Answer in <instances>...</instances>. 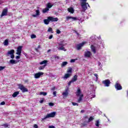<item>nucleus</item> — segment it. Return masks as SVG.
I'll return each mask as SVG.
<instances>
[{
    "instance_id": "c756f323",
    "label": "nucleus",
    "mask_w": 128,
    "mask_h": 128,
    "mask_svg": "<svg viewBox=\"0 0 128 128\" xmlns=\"http://www.w3.org/2000/svg\"><path fill=\"white\" fill-rule=\"evenodd\" d=\"M67 72L68 74H72V68H69L67 70Z\"/></svg>"
},
{
    "instance_id": "e2e57ef3",
    "label": "nucleus",
    "mask_w": 128,
    "mask_h": 128,
    "mask_svg": "<svg viewBox=\"0 0 128 128\" xmlns=\"http://www.w3.org/2000/svg\"><path fill=\"white\" fill-rule=\"evenodd\" d=\"M40 48V46L39 45V46H38V48Z\"/></svg>"
},
{
    "instance_id": "09e8293b",
    "label": "nucleus",
    "mask_w": 128,
    "mask_h": 128,
    "mask_svg": "<svg viewBox=\"0 0 128 128\" xmlns=\"http://www.w3.org/2000/svg\"><path fill=\"white\" fill-rule=\"evenodd\" d=\"M52 36H53L52 35H50V36H49V38H48L49 40H52Z\"/></svg>"
},
{
    "instance_id": "423d86ee",
    "label": "nucleus",
    "mask_w": 128,
    "mask_h": 128,
    "mask_svg": "<svg viewBox=\"0 0 128 128\" xmlns=\"http://www.w3.org/2000/svg\"><path fill=\"white\" fill-rule=\"evenodd\" d=\"M84 44H86V42H82V43L77 44L76 46V50H82V48Z\"/></svg>"
},
{
    "instance_id": "4c0bfd02",
    "label": "nucleus",
    "mask_w": 128,
    "mask_h": 128,
    "mask_svg": "<svg viewBox=\"0 0 128 128\" xmlns=\"http://www.w3.org/2000/svg\"><path fill=\"white\" fill-rule=\"evenodd\" d=\"M56 34H60V30H57L56 31Z\"/></svg>"
},
{
    "instance_id": "dca6fc26",
    "label": "nucleus",
    "mask_w": 128,
    "mask_h": 128,
    "mask_svg": "<svg viewBox=\"0 0 128 128\" xmlns=\"http://www.w3.org/2000/svg\"><path fill=\"white\" fill-rule=\"evenodd\" d=\"M6 14H8V9L6 8L3 10L1 16H6Z\"/></svg>"
},
{
    "instance_id": "bf43d9fd",
    "label": "nucleus",
    "mask_w": 128,
    "mask_h": 128,
    "mask_svg": "<svg viewBox=\"0 0 128 128\" xmlns=\"http://www.w3.org/2000/svg\"><path fill=\"white\" fill-rule=\"evenodd\" d=\"M35 50H36V52H38V48H35Z\"/></svg>"
},
{
    "instance_id": "864d4df0",
    "label": "nucleus",
    "mask_w": 128,
    "mask_h": 128,
    "mask_svg": "<svg viewBox=\"0 0 128 128\" xmlns=\"http://www.w3.org/2000/svg\"><path fill=\"white\" fill-rule=\"evenodd\" d=\"M86 124H85V123H83L82 124V126H86Z\"/></svg>"
},
{
    "instance_id": "b1692460",
    "label": "nucleus",
    "mask_w": 128,
    "mask_h": 128,
    "mask_svg": "<svg viewBox=\"0 0 128 128\" xmlns=\"http://www.w3.org/2000/svg\"><path fill=\"white\" fill-rule=\"evenodd\" d=\"M68 10L69 12H71V14H74V8H68Z\"/></svg>"
},
{
    "instance_id": "3c124183",
    "label": "nucleus",
    "mask_w": 128,
    "mask_h": 128,
    "mask_svg": "<svg viewBox=\"0 0 128 128\" xmlns=\"http://www.w3.org/2000/svg\"><path fill=\"white\" fill-rule=\"evenodd\" d=\"M98 64L99 66H100V68H102V64H100V62H98Z\"/></svg>"
},
{
    "instance_id": "393cba45",
    "label": "nucleus",
    "mask_w": 128,
    "mask_h": 128,
    "mask_svg": "<svg viewBox=\"0 0 128 128\" xmlns=\"http://www.w3.org/2000/svg\"><path fill=\"white\" fill-rule=\"evenodd\" d=\"M48 10H50V9H48V8L47 7H46V8L43 9V10H42V13H43V14H46V12H48Z\"/></svg>"
},
{
    "instance_id": "cd10ccee",
    "label": "nucleus",
    "mask_w": 128,
    "mask_h": 128,
    "mask_svg": "<svg viewBox=\"0 0 128 128\" xmlns=\"http://www.w3.org/2000/svg\"><path fill=\"white\" fill-rule=\"evenodd\" d=\"M66 64H68V62H62V64H61V66H62V68H64V67L65 66H66Z\"/></svg>"
},
{
    "instance_id": "e433bc0d",
    "label": "nucleus",
    "mask_w": 128,
    "mask_h": 128,
    "mask_svg": "<svg viewBox=\"0 0 128 128\" xmlns=\"http://www.w3.org/2000/svg\"><path fill=\"white\" fill-rule=\"evenodd\" d=\"M4 70V66H0V70Z\"/></svg>"
},
{
    "instance_id": "c85d7f7f",
    "label": "nucleus",
    "mask_w": 128,
    "mask_h": 128,
    "mask_svg": "<svg viewBox=\"0 0 128 128\" xmlns=\"http://www.w3.org/2000/svg\"><path fill=\"white\" fill-rule=\"evenodd\" d=\"M52 6V5L50 3H48L47 4L46 8L49 10V8H50Z\"/></svg>"
},
{
    "instance_id": "9b49d317",
    "label": "nucleus",
    "mask_w": 128,
    "mask_h": 128,
    "mask_svg": "<svg viewBox=\"0 0 128 128\" xmlns=\"http://www.w3.org/2000/svg\"><path fill=\"white\" fill-rule=\"evenodd\" d=\"M102 83L104 84L105 86H110V81L108 80H106L102 82Z\"/></svg>"
},
{
    "instance_id": "1a4fd4ad",
    "label": "nucleus",
    "mask_w": 128,
    "mask_h": 128,
    "mask_svg": "<svg viewBox=\"0 0 128 128\" xmlns=\"http://www.w3.org/2000/svg\"><path fill=\"white\" fill-rule=\"evenodd\" d=\"M64 45L62 44H59V48H58V50H64V52H66V50L64 47Z\"/></svg>"
},
{
    "instance_id": "49530a36",
    "label": "nucleus",
    "mask_w": 128,
    "mask_h": 128,
    "mask_svg": "<svg viewBox=\"0 0 128 128\" xmlns=\"http://www.w3.org/2000/svg\"><path fill=\"white\" fill-rule=\"evenodd\" d=\"M34 128H38V124H34Z\"/></svg>"
},
{
    "instance_id": "c03bdc74",
    "label": "nucleus",
    "mask_w": 128,
    "mask_h": 128,
    "mask_svg": "<svg viewBox=\"0 0 128 128\" xmlns=\"http://www.w3.org/2000/svg\"><path fill=\"white\" fill-rule=\"evenodd\" d=\"M6 104V102H2L0 103V106H4Z\"/></svg>"
},
{
    "instance_id": "ea45409f",
    "label": "nucleus",
    "mask_w": 128,
    "mask_h": 128,
    "mask_svg": "<svg viewBox=\"0 0 128 128\" xmlns=\"http://www.w3.org/2000/svg\"><path fill=\"white\" fill-rule=\"evenodd\" d=\"M72 106H78V103L72 102Z\"/></svg>"
},
{
    "instance_id": "de8ad7c7",
    "label": "nucleus",
    "mask_w": 128,
    "mask_h": 128,
    "mask_svg": "<svg viewBox=\"0 0 128 128\" xmlns=\"http://www.w3.org/2000/svg\"><path fill=\"white\" fill-rule=\"evenodd\" d=\"M48 128H56V127L54 126H48Z\"/></svg>"
},
{
    "instance_id": "ddd939ff",
    "label": "nucleus",
    "mask_w": 128,
    "mask_h": 128,
    "mask_svg": "<svg viewBox=\"0 0 128 128\" xmlns=\"http://www.w3.org/2000/svg\"><path fill=\"white\" fill-rule=\"evenodd\" d=\"M36 14L32 15V16H33V18H36L37 16H38L40 14V12L39 10H36Z\"/></svg>"
},
{
    "instance_id": "f704fd0d",
    "label": "nucleus",
    "mask_w": 128,
    "mask_h": 128,
    "mask_svg": "<svg viewBox=\"0 0 128 128\" xmlns=\"http://www.w3.org/2000/svg\"><path fill=\"white\" fill-rule=\"evenodd\" d=\"M48 32H51V34H54V32L52 31V28H49Z\"/></svg>"
},
{
    "instance_id": "69168bd1",
    "label": "nucleus",
    "mask_w": 128,
    "mask_h": 128,
    "mask_svg": "<svg viewBox=\"0 0 128 128\" xmlns=\"http://www.w3.org/2000/svg\"><path fill=\"white\" fill-rule=\"evenodd\" d=\"M96 97V95L93 96V98H95Z\"/></svg>"
},
{
    "instance_id": "680f3d73",
    "label": "nucleus",
    "mask_w": 128,
    "mask_h": 128,
    "mask_svg": "<svg viewBox=\"0 0 128 128\" xmlns=\"http://www.w3.org/2000/svg\"><path fill=\"white\" fill-rule=\"evenodd\" d=\"M84 118H88V116H86Z\"/></svg>"
},
{
    "instance_id": "473e14b6",
    "label": "nucleus",
    "mask_w": 128,
    "mask_h": 128,
    "mask_svg": "<svg viewBox=\"0 0 128 128\" xmlns=\"http://www.w3.org/2000/svg\"><path fill=\"white\" fill-rule=\"evenodd\" d=\"M44 68H46L45 66H40V67H38V70H44Z\"/></svg>"
},
{
    "instance_id": "72a5a7b5",
    "label": "nucleus",
    "mask_w": 128,
    "mask_h": 128,
    "mask_svg": "<svg viewBox=\"0 0 128 128\" xmlns=\"http://www.w3.org/2000/svg\"><path fill=\"white\" fill-rule=\"evenodd\" d=\"M94 118L92 116H90L88 120V122H92V120H94Z\"/></svg>"
},
{
    "instance_id": "2eb2a0df",
    "label": "nucleus",
    "mask_w": 128,
    "mask_h": 128,
    "mask_svg": "<svg viewBox=\"0 0 128 128\" xmlns=\"http://www.w3.org/2000/svg\"><path fill=\"white\" fill-rule=\"evenodd\" d=\"M70 76H72V74L68 73L65 74L63 78H64V80H66L67 78H70Z\"/></svg>"
},
{
    "instance_id": "412c9836",
    "label": "nucleus",
    "mask_w": 128,
    "mask_h": 128,
    "mask_svg": "<svg viewBox=\"0 0 128 128\" xmlns=\"http://www.w3.org/2000/svg\"><path fill=\"white\" fill-rule=\"evenodd\" d=\"M10 64H18V62L14 60H10Z\"/></svg>"
},
{
    "instance_id": "6e6552de",
    "label": "nucleus",
    "mask_w": 128,
    "mask_h": 128,
    "mask_svg": "<svg viewBox=\"0 0 128 128\" xmlns=\"http://www.w3.org/2000/svg\"><path fill=\"white\" fill-rule=\"evenodd\" d=\"M22 46H19L17 48L16 54H18V56H20V54H22Z\"/></svg>"
},
{
    "instance_id": "a211bd4d",
    "label": "nucleus",
    "mask_w": 128,
    "mask_h": 128,
    "mask_svg": "<svg viewBox=\"0 0 128 128\" xmlns=\"http://www.w3.org/2000/svg\"><path fill=\"white\" fill-rule=\"evenodd\" d=\"M81 94H82V91L80 90V89L78 88L77 91L76 92V96H80Z\"/></svg>"
},
{
    "instance_id": "39448f33",
    "label": "nucleus",
    "mask_w": 128,
    "mask_h": 128,
    "mask_svg": "<svg viewBox=\"0 0 128 128\" xmlns=\"http://www.w3.org/2000/svg\"><path fill=\"white\" fill-rule=\"evenodd\" d=\"M14 50H12L8 52L7 56H10L11 58H12V60H14Z\"/></svg>"
},
{
    "instance_id": "f3484780",
    "label": "nucleus",
    "mask_w": 128,
    "mask_h": 128,
    "mask_svg": "<svg viewBox=\"0 0 128 128\" xmlns=\"http://www.w3.org/2000/svg\"><path fill=\"white\" fill-rule=\"evenodd\" d=\"M67 20H78V18L76 17H72V16H67L66 18Z\"/></svg>"
},
{
    "instance_id": "4be33fe9",
    "label": "nucleus",
    "mask_w": 128,
    "mask_h": 128,
    "mask_svg": "<svg viewBox=\"0 0 128 128\" xmlns=\"http://www.w3.org/2000/svg\"><path fill=\"white\" fill-rule=\"evenodd\" d=\"M20 94V92L18 91V92H14L13 94L12 95V96H13V98H16L18 94Z\"/></svg>"
},
{
    "instance_id": "0e129e2a",
    "label": "nucleus",
    "mask_w": 128,
    "mask_h": 128,
    "mask_svg": "<svg viewBox=\"0 0 128 128\" xmlns=\"http://www.w3.org/2000/svg\"><path fill=\"white\" fill-rule=\"evenodd\" d=\"M50 52V50H48V52Z\"/></svg>"
},
{
    "instance_id": "13d9d810",
    "label": "nucleus",
    "mask_w": 128,
    "mask_h": 128,
    "mask_svg": "<svg viewBox=\"0 0 128 128\" xmlns=\"http://www.w3.org/2000/svg\"><path fill=\"white\" fill-rule=\"evenodd\" d=\"M56 58H57L58 60V58H60V57H58V56H56Z\"/></svg>"
},
{
    "instance_id": "6ab92c4d",
    "label": "nucleus",
    "mask_w": 128,
    "mask_h": 128,
    "mask_svg": "<svg viewBox=\"0 0 128 128\" xmlns=\"http://www.w3.org/2000/svg\"><path fill=\"white\" fill-rule=\"evenodd\" d=\"M48 62V61L47 60H44L41 62H40V64H44L43 66H46V64Z\"/></svg>"
},
{
    "instance_id": "c9c22d12",
    "label": "nucleus",
    "mask_w": 128,
    "mask_h": 128,
    "mask_svg": "<svg viewBox=\"0 0 128 128\" xmlns=\"http://www.w3.org/2000/svg\"><path fill=\"white\" fill-rule=\"evenodd\" d=\"M30 38H36V36L33 34L30 36Z\"/></svg>"
},
{
    "instance_id": "58836bf2",
    "label": "nucleus",
    "mask_w": 128,
    "mask_h": 128,
    "mask_svg": "<svg viewBox=\"0 0 128 128\" xmlns=\"http://www.w3.org/2000/svg\"><path fill=\"white\" fill-rule=\"evenodd\" d=\"M2 126H4V128H8V124H3Z\"/></svg>"
},
{
    "instance_id": "9d476101",
    "label": "nucleus",
    "mask_w": 128,
    "mask_h": 128,
    "mask_svg": "<svg viewBox=\"0 0 128 128\" xmlns=\"http://www.w3.org/2000/svg\"><path fill=\"white\" fill-rule=\"evenodd\" d=\"M115 88L117 90H122V86L118 84V82H116V84H115Z\"/></svg>"
},
{
    "instance_id": "338daca9",
    "label": "nucleus",
    "mask_w": 128,
    "mask_h": 128,
    "mask_svg": "<svg viewBox=\"0 0 128 128\" xmlns=\"http://www.w3.org/2000/svg\"><path fill=\"white\" fill-rule=\"evenodd\" d=\"M88 4V6L89 8H90V5H89L88 4Z\"/></svg>"
},
{
    "instance_id": "a18cd8bd",
    "label": "nucleus",
    "mask_w": 128,
    "mask_h": 128,
    "mask_svg": "<svg viewBox=\"0 0 128 128\" xmlns=\"http://www.w3.org/2000/svg\"><path fill=\"white\" fill-rule=\"evenodd\" d=\"M76 62V59H72L70 60V62Z\"/></svg>"
},
{
    "instance_id": "5fc2aeb1",
    "label": "nucleus",
    "mask_w": 128,
    "mask_h": 128,
    "mask_svg": "<svg viewBox=\"0 0 128 128\" xmlns=\"http://www.w3.org/2000/svg\"><path fill=\"white\" fill-rule=\"evenodd\" d=\"M94 76H96V78H98V74H94Z\"/></svg>"
},
{
    "instance_id": "2f4dec72",
    "label": "nucleus",
    "mask_w": 128,
    "mask_h": 128,
    "mask_svg": "<svg viewBox=\"0 0 128 128\" xmlns=\"http://www.w3.org/2000/svg\"><path fill=\"white\" fill-rule=\"evenodd\" d=\"M96 126H100V120H97L96 122V124H95Z\"/></svg>"
},
{
    "instance_id": "4468645a",
    "label": "nucleus",
    "mask_w": 128,
    "mask_h": 128,
    "mask_svg": "<svg viewBox=\"0 0 128 128\" xmlns=\"http://www.w3.org/2000/svg\"><path fill=\"white\" fill-rule=\"evenodd\" d=\"M64 98H66L68 96V90H66L65 92H63L62 94Z\"/></svg>"
},
{
    "instance_id": "7ed1b4c3",
    "label": "nucleus",
    "mask_w": 128,
    "mask_h": 128,
    "mask_svg": "<svg viewBox=\"0 0 128 128\" xmlns=\"http://www.w3.org/2000/svg\"><path fill=\"white\" fill-rule=\"evenodd\" d=\"M56 112H52L47 114L46 116L43 118L42 119V121L44 120H46V118H54V116H56Z\"/></svg>"
},
{
    "instance_id": "f8f14e48",
    "label": "nucleus",
    "mask_w": 128,
    "mask_h": 128,
    "mask_svg": "<svg viewBox=\"0 0 128 128\" xmlns=\"http://www.w3.org/2000/svg\"><path fill=\"white\" fill-rule=\"evenodd\" d=\"M85 58H90V56H92V53L90 51L85 52L84 54Z\"/></svg>"
},
{
    "instance_id": "6e6d98bb",
    "label": "nucleus",
    "mask_w": 128,
    "mask_h": 128,
    "mask_svg": "<svg viewBox=\"0 0 128 128\" xmlns=\"http://www.w3.org/2000/svg\"><path fill=\"white\" fill-rule=\"evenodd\" d=\"M40 104H42V102H44V100H41L40 102Z\"/></svg>"
},
{
    "instance_id": "052dcab7",
    "label": "nucleus",
    "mask_w": 128,
    "mask_h": 128,
    "mask_svg": "<svg viewBox=\"0 0 128 128\" xmlns=\"http://www.w3.org/2000/svg\"><path fill=\"white\" fill-rule=\"evenodd\" d=\"M81 112H84V110H81Z\"/></svg>"
},
{
    "instance_id": "f03ea898",
    "label": "nucleus",
    "mask_w": 128,
    "mask_h": 128,
    "mask_svg": "<svg viewBox=\"0 0 128 128\" xmlns=\"http://www.w3.org/2000/svg\"><path fill=\"white\" fill-rule=\"evenodd\" d=\"M82 2L81 3V6L82 8V12H86L88 10V3H86V0H81Z\"/></svg>"
},
{
    "instance_id": "a878e982",
    "label": "nucleus",
    "mask_w": 128,
    "mask_h": 128,
    "mask_svg": "<svg viewBox=\"0 0 128 128\" xmlns=\"http://www.w3.org/2000/svg\"><path fill=\"white\" fill-rule=\"evenodd\" d=\"M3 44L4 46H8V40H6Z\"/></svg>"
},
{
    "instance_id": "0eeeda50",
    "label": "nucleus",
    "mask_w": 128,
    "mask_h": 128,
    "mask_svg": "<svg viewBox=\"0 0 128 128\" xmlns=\"http://www.w3.org/2000/svg\"><path fill=\"white\" fill-rule=\"evenodd\" d=\"M42 76H44V72H39L38 73H36L34 75V78H40Z\"/></svg>"
},
{
    "instance_id": "4d7b16f0",
    "label": "nucleus",
    "mask_w": 128,
    "mask_h": 128,
    "mask_svg": "<svg viewBox=\"0 0 128 128\" xmlns=\"http://www.w3.org/2000/svg\"><path fill=\"white\" fill-rule=\"evenodd\" d=\"M75 32L77 36H80V34H78V33L76 31H75Z\"/></svg>"
},
{
    "instance_id": "7c9ffc66",
    "label": "nucleus",
    "mask_w": 128,
    "mask_h": 128,
    "mask_svg": "<svg viewBox=\"0 0 128 128\" xmlns=\"http://www.w3.org/2000/svg\"><path fill=\"white\" fill-rule=\"evenodd\" d=\"M40 96H46L47 94V93L46 92H40Z\"/></svg>"
},
{
    "instance_id": "a19ab883",
    "label": "nucleus",
    "mask_w": 128,
    "mask_h": 128,
    "mask_svg": "<svg viewBox=\"0 0 128 128\" xmlns=\"http://www.w3.org/2000/svg\"><path fill=\"white\" fill-rule=\"evenodd\" d=\"M49 106H54V103H52V102H50V103H49Z\"/></svg>"
},
{
    "instance_id": "20e7f679",
    "label": "nucleus",
    "mask_w": 128,
    "mask_h": 128,
    "mask_svg": "<svg viewBox=\"0 0 128 128\" xmlns=\"http://www.w3.org/2000/svg\"><path fill=\"white\" fill-rule=\"evenodd\" d=\"M18 88L22 90V92H28V88H26L22 84H19L18 85Z\"/></svg>"
},
{
    "instance_id": "603ef678",
    "label": "nucleus",
    "mask_w": 128,
    "mask_h": 128,
    "mask_svg": "<svg viewBox=\"0 0 128 128\" xmlns=\"http://www.w3.org/2000/svg\"><path fill=\"white\" fill-rule=\"evenodd\" d=\"M56 90V87L54 86L51 88V90Z\"/></svg>"
},
{
    "instance_id": "8fccbe9b",
    "label": "nucleus",
    "mask_w": 128,
    "mask_h": 128,
    "mask_svg": "<svg viewBox=\"0 0 128 128\" xmlns=\"http://www.w3.org/2000/svg\"><path fill=\"white\" fill-rule=\"evenodd\" d=\"M20 58V56H16V60H19V58Z\"/></svg>"
},
{
    "instance_id": "79ce46f5",
    "label": "nucleus",
    "mask_w": 128,
    "mask_h": 128,
    "mask_svg": "<svg viewBox=\"0 0 128 128\" xmlns=\"http://www.w3.org/2000/svg\"><path fill=\"white\" fill-rule=\"evenodd\" d=\"M74 83V82L72 80H70L68 83V86H70L72 84Z\"/></svg>"
},
{
    "instance_id": "aec40b11",
    "label": "nucleus",
    "mask_w": 128,
    "mask_h": 128,
    "mask_svg": "<svg viewBox=\"0 0 128 128\" xmlns=\"http://www.w3.org/2000/svg\"><path fill=\"white\" fill-rule=\"evenodd\" d=\"M71 80L73 82H76L78 80V75H74V77L72 78Z\"/></svg>"
},
{
    "instance_id": "bb28decb",
    "label": "nucleus",
    "mask_w": 128,
    "mask_h": 128,
    "mask_svg": "<svg viewBox=\"0 0 128 128\" xmlns=\"http://www.w3.org/2000/svg\"><path fill=\"white\" fill-rule=\"evenodd\" d=\"M80 98L78 99V102H82V96H84V94H82L80 96H79Z\"/></svg>"
},
{
    "instance_id": "f257e3e1",
    "label": "nucleus",
    "mask_w": 128,
    "mask_h": 128,
    "mask_svg": "<svg viewBox=\"0 0 128 128\" xmlns=\"http://www.w3.org/2000/svg\"><path fill=\"white\" fill-rule=\"evenodd\" d=\"M48 19L44 20L45 24H50V22H58V18H54L52 16H48Z\"/></svg>"
},
{
    "instance_id": "37998d69",
    "label": "nucleus",
    "mask_w": 128,
    "mask_h": 128,
    "mask_svg": "<svg viewBox=\"0 0 128 128\" xmlns=\"http://www.w3.org/2000/svg\"><path fill=\"white\" fill-rule=\"evenodd\" d=\"M53 94L54 96H56V92L54 91L53 92Z\"/></svg>"
},
{
    "instance_id": "5701e85b",
    "label": "nucleus",
    "mask_w": 128,
    "mask_h": 128,
    "mask_svg": "<svg viewBox=\"0 0 128 128\" xmlns=\"http://www.w3.org/2000/svg\"><path fill=\"white\" fill-rule=\"evenodd\" d=\"M90 48H91L92 52H93L94 54H96V48H94V46L93 45H92Z\"/></svg>"
}]
</instances>
